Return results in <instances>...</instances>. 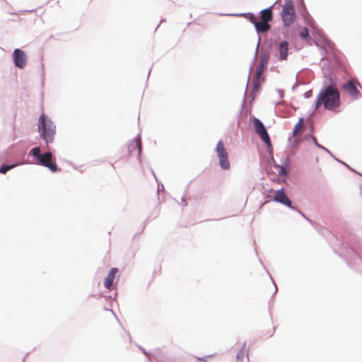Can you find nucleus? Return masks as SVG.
Instances as JSON below:
<instances>
[{
    "label": "nucleus",
    "instance_id": "obj_1",
    "mask_svg": "<svg viewBox=\"0 0 362 362\" xmlns=\"http://www.w3.org/2000/svg\"><path fill=\"white\" fill-rule=\"evenodd\" d=\"M323 105L325 109L335 111L340 107V93L338 89L337 77L330 74L323 82V86L316 98L315 110Z\"/></svg>",
    "mask_w": 362,
    "mask_h": 362
},
{
    "label": "nucleus",
    "instance_id": "obj_2",
    "mask_svg": "<svg viewBox=\"0 0 362 362\" xmlns=\"http://www.w3.org/2000/svg\"><path fill=\"white\" fill-rule=\"evenodd\" d=\"M37 127L40 138L45 142L48 148L49 144L54 141L56 134V125L47 115L42 113L39 117Z\"/></svg>",
    "mask_w": 362,
    "mask_h": 362
},
{
    "label": "nucleus",
    "instance_id": "obj_3",
    "mask_svg": "<svg viewBox=\"0 0 362 362\" xmlns=\"http://www.w3.org/2000/svg\"><path fill=\"white\" fill-rule=\"evenodd\" d=\"M36 160L35 163L49 168L52 173L58 170L57 164L52 161V153L49 151L43 153H40V148L38 146L33 148L29 153Z\"/></svg>",
    "mask_w": 362,
    "mask_h": 362
},
{
    "label": "nucleus",
    "instance_id": "obj_4",
    "mask_svg": "<svg viewBox=\"0 0 362 362\" xmlns=\"http://www.w3.org/2000/svg\"><path fill=\"white\" fill-rule=\"evenodd\" d=\"M281 16L285 27H290L296 21V14L293 0L285 1L282 6Z\"/></svg>",
    "mask_w": 362,
    "mask_h": 362
},
{
    "label": "nucleus",
    "instance_id": "obj_5",
    "mask_svg": "<svg viewBox=\"0 0 362 362\" xmlns=\"http://www.w3.org/2000/svg\"><path fill=\"white\" fill-rule=\"evenodd\" d=\"M272 201L275 202L280 203L284 206H286L287 207L290 208L291 209L297 211L299 213L303 218H305L309 223H313V221L308 217L305 216V215L298 208L292 206V202L289 199V197L287 196V194L284 192V190L283 188H281L280 189L276 190L274 192V196L272 199Z\"/></svg>",
    "mask_w": 362,
    "mask_h": 362
},
{
    "label": "nucleus",
    "instance_id": "obj_6",
    "mask_svg": "<svg viewBox=\"0 0 362 362\" xmlns=\"http://www.w3.org/2000/svg\"><path fill=\"white\" fill-rule=\"evenodd\" d=\"M216 151L217 157L219 160V165L223 170H228L230 168V163L228 161V154L224 146L222 140H220L216 145Z\"/></svg>",
    "mask_w": 362,
    "mask_h": 362
},
{
    "label": "nucleus",
    "instance_id": "obj_7",
    "mask_svg": "<svg viewBox=\"0 0 362 362\" xmlns=\"http://www.w3.org/2000/svg\"><path fill=\"white\" fill-rule=\"evenodd\" d=\"M253 127L255 132L260 139L267 144H271L270 136L263 122L258 118L254 117L252 119Z\"/></svg>",
    "mask_w": 362,
    "mask_h": 362
},
{
    "label": "nucleus",
    "instance_id": "obj_8",
    "mask_svg": "<svg viewBox=\"0 0 362 362\" xmlns=\"http://www.w3.org/2000/svg\"><path fill=\"white\" fill-rule=\"evenodd\" d=\"M357 86L362 88V86L358 82L355 83L353 79H350L343 84L342 88L347 92L349 95L353 97L354 99H358L361 97V93L358 90Z\"/></svg>",
    "mask_w": 362,
    "mask_h": 362
},
{
    "label": "nucleus",
    "instance_id": "obj_9",
    "mask_svg": "<svg viewBox=\"0 0 362 362\" xmlns=\"http://www.w3.org/2000/svg\"><path fill=\"white\" fill-rule=\"evenodd\" d=\"M289 53L288 42L284 40L276 44V53L274 56L276 57L279 61H286L288 59Z\"/></svg>",
    "mask_w": 362,
    "mask_h": 362
},
{
    "label": "nucleus",
    "instance_id": "obj_10",
    "mask_svg": "<svg viewBox=\"0 0 362 362\" xmlns=\"http://www.w3.org/2000/svg\"><path fill=\"white\" fill-rule=\"evenodd\" d=\"M269 59V54L268 53H263L260 56L259 64H258L256 70L255 76L256 77V80L259 78L260 81H264L262 74L267 67V64Z\"/></svg>",
    "mask_w": 362,
    "mask_h": 362
},
{
    "label": "nucleus",
    "instance_id": "obj_11",
    "mask_svg": "<svg viewBox=\"0 0 362 362\" xmlns=\"http://www.w3.org/2000/svg\"><path fill=\"white\" fill-rule=\"evenodd\" d=\"M13 61L16 67L18 69H23L26 65V56L25 52L19 48L15 49L13 52Z\"/></svg>",
    "mask_w": 362,
    "mask_h": 362
},
{
    "label": "nucleus",
    "instance_id": "obj_12",
    "mask_svg": "<svg viewBox=\"0 0 362 362\" xmlns=\"http://www.w3.org/2000/svg\"><path fill=\"white\" fill-rule=\"evenodd\" d=\"M271 18H268L267 20L264 21H257L256 23H254V26L257 33L259 34L268 32L271 29V25L269 24Z\"/></svg>",
    "mask_w": 362,
    "mask_h": 362
},
{
    "label": "nucleus",
    "instance_id": "obj_13",
    "mask_svg": "<svg viewBox=\"0 0 362 362\" xmlns=\"http://www.w3.org/2000/svg\"><path fill=\"white\" fill-rule=\"evenodd\" d=\"M221 16H243L247 18L250 22H251L253 25L257 21V17L256 16L252 13H229V14H225V13H220Z\"/></svg>",
    "mask_w": 362,
    "mask_h": 362
},
{
    "label": "nucleus",
    "instance_id": "obj_14",
    "mask_svg": "<svg viewBox=\"0 0 362 362\" xmlns=\"http://www.w3.org/2000/svg\"><path fill=\"white\" fill-rule=\"evenodd\" d=\"M350 249L353 252V255L360 257L362 252V242L358 240H353V243L350 245Z\"/></svg>",
    "mask_w": 362,
    "mask_h": 362
},
{
    "label": "nucleus",
    "instance_id": "obj_15",
    "mask_svg": "<svg viewBox=\"0 0 362 362\" xmlns=\"http://www.w3.org/2000/svg\"><path fill=\"white\" fill-rule=\"evenodd\" d=\"M277 1L274 2L271 6L262 9L259 11L260 21L267 20L268 18H271V21L273 19L272 8L276 4Z\"/></svg>",
    "mask_w": 362,
    "mask_h": 362
},
{
    "label": "nucleus",
    "instance_id": "obj_16",
    "mask_svg": "<svg viewBox=\"0 0 362 362\" xmlns=\"http://www.w3.org/2000/svg\"><path fill=\"white\" fill-rule=\"evenodd\" d=\"M118 272V269L115 267L112 268L107 277L105 279L104 281V286L106 288H109L113 283L115 274Z\"/></svg>",
    "mask_w": 362,
    "mask_h": 362
},
{
    "label": "nucleus",
    "instance_id": "obj_17",
    "mask_svg": "<svg viewBox=\"0 0 362 362\" xmlns=\"http://www.w3.org/2000/svg\"><path fill=\"white\" fill-rule=\"evenodd\" d=\"M31 163L30 162L23 161L21 163L16 162L11 164L4 163L0 166V173L5 174L12 168L23 164Z\"/></svg>",
    "mask_w": 362,
    "mask_h": 362
},
{
    "label": "nucleus",
    "instance_id": "obj_18",
    "mask_svg": "<svg viewBox=\"0 0 362 362\" xmlns=\"http://www.w3.org/2000/svg\"><path fill=\"white\" fill-rule=\"evenodd\" d=\"M299 13L303 16L305 21H308L310 16L307 10L304 0H300V5L298 8Z\"/></svg>",
    "mask_w": 362,
    "mask_h": 362
},
{
    "label": "nucleus",
    "instance_id": "obj_19",
    "mask_svg": "<svg viewBox=\"0 0 362 362\" xmlns=\"http://www.w3.org/2000/svg\"><path fill=\"white\" fill-rule=\"evenodd\" d=\"M274 168L276 169H279V175L283 178H286L289 173V167L285 166L284 165H279L275 163Z\"/></svg>",
    "mask_w": 362,
    "mask_h": 362
},
{
    "label": "nucleus",
    "instance_id": "obj_20",
    "mask_svg": "<svg viewBox=\"0 0 362 362\" xmlns=\"http://www.w3.org/2000/svg\"><path fill=\"white\" fill-rule=\"evenodd\" d=\"M304 124V118L303 117H300L298 122V123H296L293 129V136L294 137H296L298 135L300 134V127H302Z\"/></svg>",
    "mask_w": 362,
    "mask_h": 362
},
{
    "label": "nucleus",
    "instance_id": "obj_21",
    "mask_svg": "<svg viewBox=\"0 0 362 362\" xmlns=\"http://www.w3.org/2000/svg\"><path fill=\"white\" fill-rule=\"evenodd\" d=\"M310 137L311 138V139L313 140L314 144L319 148L320 149H322L323 151H325L327 153H328L329 155L330 156H332V153H331V151L327 149V148H325V146H323L322 145H321L320 144L318 143L317 140V138L313 136V134H310Z\"/></svg>",
    "mask_w": 362,
    "mask_h": 362
},
{
    "label": "nucleus",
    "instance_id": "obj_22",
    "mask_svg": "<svg viewBox=\"0 0 362 362\" xmlns=\"http://www.w3.org/2000/svg\"><path fill=\"white\" fill-rule=\"evenodd\" d=\"M134 141H135V144H136V147L138 149L139 156H140L141 154V151H142V143H141V139L140 134H138L135 137Z\"/></svg>",
    "mask_w": 362,
    "mask_h": 362
},
{
    "label": "nucleus",
    "instance_id": "obj_23",
    "mask_svg": "<svg viewBox=\"0 0 362 362\" xmlns=\"http://www.w3.org/2000/svg\"><path fill=\"white\" fill-rule=\"evenodd\" d=\"M264 81H260L259 78L256 80V77L254 76L253 82H252V91H255L258 90L260 87V83Z\"/></svg>",
    "mask_w": 362,
    "mask_h": 362
},
{
    "label": "nucleus",
    "instance_id": "obj_24",
    "mask_svg": "<svg viewBox=\"0 0 362 362\" xmlns=\"http://www.w3.org/2000/svg\"><path fill=\"white\" fill-rule=\"evenodd\" d=\"M299 35L302 39H307L309 37V30L307 28H303V29L300 32Z\"/></svg>",
    "mask_w": 362,
    "mask_h": 362
},
{
    "label": "nucleus",
    "instance_id": "obj_25",
    "mask_svg": "<svg viewBox=\"0 0 362 362\" xmlns=\"http://www.w3.org/2000/svg\"><path fill=\"white\" fill-rule=\"evenodd\" d=\"M260 40H261V38H260V37L259 36V37H258V42H257V47H256V49H255V57H254V61H253V62H255V61L256 60L257 57L258 49H259V46ZM252 64H254V63H252ZM252 65H253V64H252V65H251V66H250V73H249V74H250V73H251V71H252Z\"/></svg>",
    "mask_w": 362,
    "mask_h": 362
},
{
    "label": "nucleus",
    "instance_id": "obj_26",
    "mask_svg": "<svg viewBox=\"0 0 362 362\" xmlns=\"http://www.w3.org/2000/svg\"><path fill=\"white\" fill-rule=\"evenodd\" d=\"M245 356H246V350L244 348H243L240 350V351L237 354V358H238V360H243Z\"/></svg>",
    "mask_w": 362,
    "mask_h": 362
},
{
    "label": "nucleus",
    "instance_id": "obj_27",
    "mask_svg": "<svg viewBox=\"0 0 362 362\" xmlns=\"http://www.w3.org/2000/svg\"><path fill=\"white\" fill-rule=\"evenodd\" d=\"M282 165H285V166H287V167H290L291 165V158L288 155H286L285 158H284V161L282 163Z\"/></svg>",
    "mask_w": 362,
    "mask_h": 362
},
{
    "label": "nucleus",
    "instance_id": "obj_28",
    "mask_svg": "<svg viewBox=\"0 0 362 362\" xmlns=\"http://www.w3.org/2000/svg\"><path fill=\"white\" fill-rule=\"evenodd\" d=\"M323 42H325V44L331 49H333L332 47V42L328 40L327 38L326 37H323Z\"/></svg>",
    "mask_w": 362,
    "mask_h": 362
},
{
    "label": "nucleus",
    "instance_id": "obj_29",
    "mask_svg": "<svg viewBox=\"0 0 362 362\" xmlns=\"http://www.w3.org/2000/svg\"><path fill=\"white\" fill-rule=\"evenodd\" d=\"M135 149V146L134 145V141H132L128 144V152L131 153Z\"/></svg>",
    "mask_w": 362,
    "mask_h": 362
},
{
    "label": "nucleus",
    "instance_id": "obj_30",
    "mask_svg": "<svg viewBox=\"0 0 362 362\" xmlns=\"http://www.w3.org/2000/svg\"><path fill=\"white\" fill-rule=\"evenodd\" d=\"M298 86V74L296 76V83L292 86V90H295V89Z\"/></svg>",
    "mask_w": 362,
    "mask_h": 362
},
{
    "label": "nucleus",
    "instance_id": "obj_31",
    "mask_svg": "<svg viewBox=\"0 0 362 362\" xmlns=\"http://www.w3.org/2000/svg\"><path fill=\"white\" fill-rule=\"evenodd\" d=\"M312 96V90H308L304 93V97L305 98H309Z\"/></svg>",
    "mask_w": 362,
    "mask_h": 362
},
{
    "label": "nucleus",
    "instance_id": "obj_32",
    "mask_svg": "<svg viewBox=\"0 0 362 362\" xmlns=\"http://www.w3.org/2000/svg\"><path fill=\"white\" fill-rule=\"evenodd\" d=\"M294 145H298L299 144V141L298 139H295L293 141Z\"/></svg>",
    "mask_w": 362,
    "mask_h": 362
},
{
    "label": "nucleus",
    "instance_id": "obj_33",
    "mask_svg": "<svg viewBox=\"0 0 362 362\" xmlns=\"http://www.w3.org/2000/svg\"><path fill=\"white\" fill-rule=\"evenodd\" d=\"M332 156V157H333V158H334V160H336L337 162H339V163H341V162L340 160H339L338 158H337L336 157H334L333 155H332V156Z\"/></svg>",
    "mask_w": 362,
    "mask_h": 362
},
{
    "label": "nucleus",
    "instance_id": "obj_34",
    "mask_svg": "<svg viewBox=\"0 0 362 362\" xmlns=\"http://www.w3.org/2000/svg\"><path fill=\"white\" fill-rule=\"evenodd\" d=\"M341 163H342L343 165H344L346 167H347L348 168L351 169V168L346 164L344 162L341 161Z\"/></svg>",
    "mask_w": 362,
    "mask_h": 362
},
{
    "label": "nucleus",
    "instance_id": "obj_35",
    "mask_svg": "<svg viewBox=\"0 0 362 362\" xmlns=\"http://www.w3.org/2000/svg\"><path fill=\"white\" fill-rule=\"evenodd\" d=\"M341 163H342L343 165H344L346 167H347L348 168L351 169V168L346 164L344 162L341 161Z\"/></svg>",
    "mask_w": 362,
    "mask_h": 362
},
{
    "label": "nucleus",
    "instance_id": "obj_36",
    "mask_svg": "<svg viewBox=\"0 0 362 362\" xmlns=\"http://www.w3.org/2000/svg\"><path fill=\"white\" fill-rule=\"evenodd\" d=\"M275 286V290H274V292L273 294H276L277 293V286L276 285Z\"/></svg>",
    "mask_w": 362,
    "mask_h": 362
},
{
    "label": "nucleus",
    "instance_id": "obj_37",
    "mask_svg": "<svg viewBox=\"0 0 362 362\" xmlns=\"http://www.w3.org/2000/svg\"><path fill=\"white\" fill-rule=\"evenodd\" d=\"M164 189V186L162 185V187H160V188L158 187V192H159L160 189Z\"/></svg>",
    "mask_w": 362,
    "mask_h": 362
},
{
    "label": "nucleus",
    "instance_id": "obj_38",
    "mask_svg": "<svg viewBox=\"0 0 362 362\" xmlns=\"http://www.w3.org/2000/svg\"><path fill=\"white\" fill-rule=\"evenodd\" d=\"M164 189V186L162 185V187H160V188L158 187V192H159L160 189Z\"/></svg>",
    "mask_w": 362,
    "mask_h": 362
},
{
    "label": "nucleus",
    "instance_id": "obj_39",
    "mask_svg": "<svg viewBox=\"0 0 362 362\" xmlns=\"http://www.w3.org/2000/svg\"><path fill=\"white\" fill-rule=\"evenodd\" d=\"M164 189V186L162 185V187H160V188L158 187V192H159L160 189Z\"/></svg>",
    "mask_w": 362,
    "mask_h": 362
},
{
    "label": "nucleus",
    "instance_id": "obj_40",
    "mask_svg": "<svg viewBox=\"0 0 362 362\" xmlns=\"http://www.w3.org/2000/svg\"><path fill=\"white\" fill-rule=\"evenodd\" d=\"M315 45L317 47H320V45L317 41H315Z\"/></svg>",
    "mask_w": 362,
    "mask_h": 362
},
{
    "label": "nucleus",
    "instance_id": "obj_41",
    "mask_svg": "<svg viewBox=\"0 0 362 362\" xmlns=\"http://www.w3.org/2000/svg\"><path fill=\"white\" fill-rule=\"evenodd\" d=\"M181 200H182V202H185L184 197H182Z\"/></svg>",
    "mask_w": 362,
    "mask_h": 362
},
{
    "label": "nucleus",
    "instance_id": "obj_42",
    "mask_svg": "<svg viewBox=\"0 0 362 362\" xmlns=\"http://www.w3.org/2000/svg\"><path fill=\"white\" fill-rule=\"evenodd\" d=\"M274 192L273 189H269V192Z\"/></svg>",
    "mask_w": 362,
    "mask_h": 362
},
{
    "label": "nucleus",
    "instance_id": "obj_43",
    "mask_svg": "<svg viewBox=\"0 0 362 362\" xmlns=\"http://www.w3.org/2000/svg\"><path fill=\"white\" fill-rule=\"evenodd\" d=\"M360 260L362 262V259L360 257Z\"/></svg>",
    "mask_w": 362,
    "mask_h": 362
}]
</instances>
